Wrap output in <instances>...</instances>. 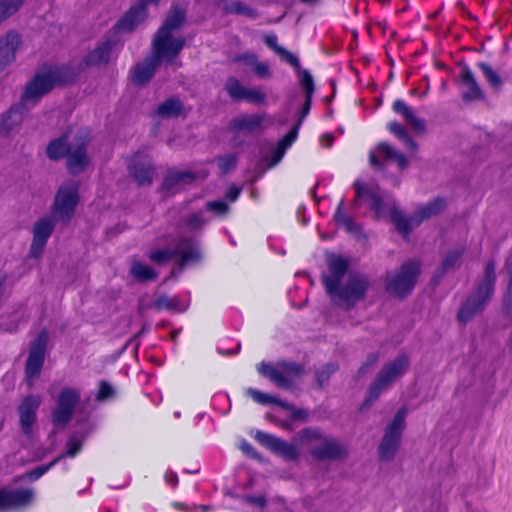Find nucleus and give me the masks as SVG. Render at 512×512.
Listing matches in <instances>:
<instances>
[{
    "mask_svg": "<svg viewBox=\"0 0 512 512\" xmlns=\"http://www.w3.org/2000/svg\"><path fill=\"white\" fill-rule=\"evenodd\" d=\"M262 121L261 115H243L233 119L231 126L239 131L253 132L260 128Z\"/></svg>",
    "mask_w": 512,
    "mask_h": 512,
    "instance_id": "nucleus-32",
    "label": "nucleus"
},
{
    "mask_svg": "<svg viewBox=\"0 0 512 512\" xmlns=\"http://www.w3.org/2000/svg\"><path fill=\"white\" fill-rule=\"evenodd\" d=\"M22 46L23 39L18 31L12 29L0 35V76L16 61Z\"/></svg>",
    "mask_w": 512,
    "mask_h": 512,
    "instance_id": "nucleus-17",
    "label": "nucleus"
},
{
    "mask_svg": "<svg viewBox=\"0 0 512 512\" xmlns=\"http://www.w3.org/2000/svg\"><path fill=\"white\" fill-rule=\"evenodd\" d=\"M234 62L249 66L252 70L259 63L258 57L252 52H245L235 57Z\"/></svg>",
    "mask_w": 512,
    "mask_h": 512,
    "instance_id": "nucleus-46",
    "label": "nucleus"
},
{
    "mask_svg": "<svg viewBox=\"0 0 512 512\" xmlns=\"http://www.w3.org/2000/svg\"><path fill=\"white\" fill-rule=\"evenodd\" d=\"M239 194H240V189L237 188L236 186H232L229 188V190L227 192V197L229 198L230 201H235Z\"/></svg>",
    "mask_w": 512,
    "mask_h": 512,
    "instance_id": "nucleus-58",
    "label": "nucleus"
},
{
    "mask_svg": "<svg viewBox=\"0 0 512 512\" xmlns=\"http://www.w3.org/2000/svg\"><path fill=\"white\" fill-rule=\"evenodd\" d=\"M245 501L247 503H249L250 505H254V506H257V507H260V508H263L266 504V500L264 498V496L262 495H257V496H246L245 497Z\"/></svg>",
    "mask_w": 512,
    "mask_h": 512,
    "instance_id": "nucleus-56",
    "label": "nucleus"
},
{
    "mask_svg": "<svg viewBox=\"0 0 512 512\" xmlns=\"http://www.w3.org/2000/svg\"><path fill=\"white\" fill-rule=\"evenodd\" d=\"M298 133V125L291 129V131L283 138L277 148H275L271 155L267 158L269 161L268 167L271 168L278 164L284 156L287 148L295 141Z\"/></svg>",
    "mask_w": 512,
    "mask_h": 512,
    "instance_id": "nucleus-29",
    "label": "nucleus"
},
{
    "mask_svg": "<svg viewBox=\"0 0 512 512\" xmlns=\"http://www.w3.org/2000/svg\"><path fill=\"white\" fill-rule=\"evenodd\" d=\"M495 280V264L489 261L475 294L470 296L458 311L457 319L461 324H467L484 310L492 296Z\"/></svg>",
    "mask_w": 512,
    "mask_h": 512,
    "instance_id": "nucleus-5",
    "label": "nucleus"
},
{
    "mask_svg": "<svg viewBox=\"0 0 512 512\" xmlns=\"http://www.w3.org/2000/svg\"><path fill=\"white\" fill-rule=\"evenodd\" d=\"M506 269L508 270L509 275L512 276V257L509 260H507Z\"/></svg>",
    "mask_w": 512,
    "mask_h": 512,
    "instance_id": "nucleus-64",
    "label": "nucleus"
},
{
    "mask_svg": "<svg viewBox=\"0 0 512 512\" xmlns=\"http://www.w3.org/2000/svg\"><path fill=\"white\" fill-rule=\"evenodd\" d=\"M505 301L512 302V276L509 277L507 295H506Z\"/></svg>",
    "mask_w": 512,
    "mask_h": 512,
    "instance_id": "nucleus-59",
    "label": "nucleus"
},
{
    "mask_svg": "<svg viewBox=\"0 0 512 512\" xmlns=\"http://www.w3.org/2000/svg\"><path fill=\"white\" fill-rule=\"evenodd\" d=\"M253 72L260 78H268L271 76L269 66L266 62H260L253 68Z\"/></svg>",
    "mask_w": 512,
    "mask_h": 512,
    "instance_id": "nucleus-53",
    "label": "nucleus"
},
{
    "mask_svg": "<svg viewBox=\"0 0 512 512\" xmlns=\"http://www.w3.org/2000/svg\"><path fill=\"white\" fill-rule=\"evenodd\" d=\"M255 439L263 446L283 457L285 460H296L299 456V451L295 445L287 443L267 433L257 431Z\"/></svg>",
    "mask_w": 512,
    "mask_h": 512,
    "instance_id": "nucleus-19",
    "label": "nucleus"
},
{
    "mask_svg": "<svg viewBox=\"0 0 512 512\" xmlns=\"http://www.w3.org/2000/svg\"><path fill=\"white\" fill-rule=\"evenodd\" d=\"M298 133V125L291 129V131L283 138L277 148H275L271 155L267 158L269 161L268 167L271 168L278 164L284 156L287 148L295 141Z\"/></svg>",
    "mask_w": 512,
    "mask_h": 512,
    "instance_id": "nucleus-30",
    "label": "nucleus"
},
{
    "mask_svg": "<svg viewBox=\"0 0 512 512\" xmlns=\"http://www.w3.org/2000/svg\"><path fill=\"white\" fill-rule=\"evenodd\" d=\"M184 22L185 11L174 7L157 31L152 44V55L160 62L175 63L185 45V38L178 33Z\"/></svg>",
    "mask_w": 512,
    "mask_h": 512,
    "instance_id": "nucleus-3",
    "label": "nucleus"
},
{
    "mask_svg": "<svg viewBox=\"0 0 512 512\" xmlns=\"http://www.w3.org/2000/svg\"><path fill=\"white\" fill-rule=\"evenodd\" d=\"M309 108H310V98H308V96L306 95V102H305V106H304V109H303V114L304 115L306 113H308Z\"/></svg>",
    "mask_w": 512,
    "mask_h": 512,
    "instance_id": "nucleus-63",
    "label": "nucleus"
},
{
    "mask_svg": "<svg viewBox=\"0 0 512 512\" xmlns=\"http://www.w3.org/2000/svg\"><path fill=\"white\" fill-rule=\"evenodd\" d=\"M378 361V355L376 353L370 354L367 357L366 362L361 366L358 373L364 374L369 371V369Z\"/></svg>",
    "mask_w": 512,
    "mask_h": 512,
    "instance_id": "nucleus-55",
    "label": "nucleus"
},
{
    "mask_svg": "<svg viewBox=\"0 0 512 512\" xmlns=\"http://www.w3.org/2000/svg\"><path fill=\"white\" fill-rule=\"evenodd\" d=\"M30 490H15L9 488L0 489V511H8L20 508L32 500Z\"/></svg>",
    "mask_w": 512,
    "mask_h": 512,
    "instance_id": "nucleus-21",
    "label": "nucleus"
},
{
    "mask_svg": "<svg viewBox=\"0 0 512 512\" xmlns=\"http://www.w3.org/2000/svg\"><path fill=\"white\" fill-rule=\"evenodd\" d=\"M5 278L0 279V303L2 302L5 296V288H4Z\"/></svg>",
    "mask_w": 512,
    "mask_h": 512,
    "instance_id": "nucleus-61",
    "label": "nucleus"
},
{
    "mask_svg": "<svg viewBox=\"0 0 512 512\" xmlns=\"http://www.w3.org/2000/svg\"><path fill=\"white\" fill-rule=\"evenodd\" d=\"M76 76L77 72L68 66L53 67L37 73L25 86L21 97L23 107L35 105L56 85L71 82Z\"/></svg>",
    "mask_w": 512,
    "mask_h": 512,
    "instance_id": "nucleus-4",
    "label": "nucleus"
},
{
    "mask_svg": "<svg viewBox=\"0 0 512 512\" xmlns=\"http://www.w3.org/2000/svg\"><path fill=\"white\" fill-rule=\"evenodd\" d=\"M174 256L180 257V267L200 258V252L195 243L189 238H182L179 240L175 249L156 250L151 252L149 258L157 263L164 264Z\"/></svg>",
    "mask_w": 512,
    "mask_h": 512,
    "instance_id": "nucleus-11",
    "label": "nucleus"
},
{
    "mask_svg": "<svg viewBox=\"0 0 512 512\" xmlns=\"http://www.w3.org/2000/svg\"><path fill=\"white\" fill-rule=\"evenodd\" d=\"M25 0H0V25L15 15Z\"/></svg>",
    "mask_w": 512,
    "mask_h": 512,
    "instance_id": "nucleus-36",
    "label": "nucleus"
},
{
    "mask_svg": "<svg viewBox=\"0 0 512 512\" xmlns=\"http://www.w3.org/2000/svg\"><path fill=\"white\" fill-rule=\"evenodd\" d=\"M303 4L308 6H316L320 4L321 0H300Z\"/></svg>",
    "mask_w": 512,
    "mask_h": 512,
    "instance_id": "nucleus-62",
    "label": "nucleus"
},
{
    "mask_svg": "<svg viewBox=\"0 0 512 512\" xmlns=\"http://www.w3.org/2000/svg\"><path fill=\"white\" fill-rule=\"evenodd\" d=\"M336 370L334 365H327L317 372L316 378L318 384L321 386L328 381L330 375Z\"/></svg>",
    "mask_w": 512,
    "mask_h": 512,
    "instance_id": "nucleus-49",
    "label": "nucleus"
},
{
    "mask_svg": "<svg viewBox=\"0 0 512 512\" xmlns=\"http://www.w3.org/2000/svg\"><path fill=\"white\" fill-rule=\"evenodd\" d=\"M197 176L189 171H169L163 181L162 189L168 194H174L186 185L192 183Z\"/></svg>",
    "mask_w": 512,
    "mask_h": 512,
    "instance_id": "nucleus-24",
    "label": "nucleus"
},
{
    "mask_svg": "<svg viewBox=\"0 0 512 512\" xmlns=\"http://www.w3.org/2000/svg\"><path fill=\"white\" fill-rule=\"evenodd\" d=\"M341 207H342V203H340V205L338 206V209L335 214V220L340 225H342L347 231H351V232L357 231L358 230L357 225L352 221L351 218H349L348 216H346L343 213Z\"/></svg>",
    "mask_w": 512,
    "mask_h": 512,
    "instance_id": "nucleus-41",
    "label": "nucleus"
},
{
    "mask_svg": "<svg viewBox=\"0 0 512 512\" xmlns=\"http://www.w3.org/2000/svg\"><path fill=\"white\" fill-rule=\"evenodd\" d=\"M111 49L112 43L110 41L101 43L84 57L82 63L80 64V68L83 66L93 67L107 64L110 58Z\"/></svg>",
    "mask_w": 512,
    "mask_h": 512,
    "instance_id": "nucleus-25",
    "label": "nucleus"
},
{
    "mask_svg": "<svg viewBox=\"0 0 512 512\" xmlns=\"http://www.w3.org/2000/svg\"><path fill=\"white\" fill-rule=\"evenodd\" d=\"M48 342V334L42 331L32 343L29 356L26 361V377L29 386L38 378L44 363L45 350Z\"/></svg>",
    "mask_w": 512,
    "mask_h": 512,
    "instance_id": "nucleus-16",
    "label": "nucleus"
},
{
    "mask_svg": "<svg viewBox=\"0 0 512 512\" xmlns=\"http://www.w3.org/2000/svg\"><path fill=\"white\" fill-rule=\"evenodd\" d=\"M90 141L89 132L82 128H70L61 137L49 143L46 149L47 156L58 160L67 155V165L72 173L83 171L89 159L86 155V146Z\"/></svg>",
    "mask_w": 512,
    "mask_h": 512,
    "instance_id": "nucleus-2",
    "label": "nucleus"
},
{
    "mask_svg": "<svg viewBox=\"0 0 512 512\" xmlns=\"http://www.w3.org/2000/svg\"><path fill=\"white\" fill-rule=\"evenodd\" d=\"M368 286L369 283L365 277L352 275L341 289L337 286L330 297L338 304L350 306L363 298Z\"/></svg>",
    "mask_w": 512,
    "mask_h": 512,
    "instance_id": "nucleus-13",
    "label": "nucleus"
},
{
    "mask_svg": "<svg viewBox=\"0 0 512 512\" xmlns=\"http://www.w3.org/2000/svg\"><path fill=\"white\" fill-rule=\"evenodd\" d=\"M55 221L53 217L45 216L34 223L32 228L33 239L29 250L30 257L37 259L42 255L46 243L54 230Z\"/></svg>",
    "mask_w": 512,
    "mask_h": 512,
    "instance_id": "nucleus-18",
    "label": "nucleus"
},
{
    "mask_svg": "<svg viewBox=\"0 0 512 512\" xmlns=\"http://www.w3.org/2000/svg\"><path fill=\"white\" fill-rule=\"evenodd\" d=\"M41 402L42 399L39 395L30 394L23 398L17 409L21 431L29 439H32L35 434L36 412Z\"/></svg>",
    "mask_w": 512,
    "mask_h": 512,
    "instance_id": "nucleus-15",
    "label": "nucleus"
},
{
    "mask_svg": "<svg viewBox=\"0 0 512 512\" xmlns=\"http://www.w3.org/2000/svg\"><path fill=\"white\" fill-rule=\"evenodd\" d=\"M329 275L323 278L326 291L329 295H333V291L338 286L341 278L348 268V262L337 256H332L328 262Z\"/></svg>",
    "mask_w": 512,
    "mask_h": 512,
    "instance_id": "nucleus-23",
    "label": "nucleus"
},
{
    "mask_svg": "<svg viewBox=\"0 0 512 512\" xmlns=\"http://www.w3.org/2000/svg\"><path fill=\"white\" fill-rule=\"evenodd\" d=\"M463 251L460 248H455L450 250L444 257L442 261V269L444 271H447L454 267L460 256L462 255Z\"/></svg>",
    "mask_w": 512,
    "mask_h": 512,
    "instance_id": "nucleus-42",
    "label": "nucleus"
},
{
    "mask_svg": "<svg viewBox=\"0 0 512 512\" xmlns=\"http://www.w3.org/2000/svg\"><path fill=\"white\" fill-rule=\"evenodd\" d=\"M230 10L237 14L246 15L252 18L256 16V13L253 9H251L250 7L246 6L241 2H235L231 4Z\"/></svg>",
    "mask_w": 512,
    "mask_h": 512,
    "instance_id": "nucleus-48",
    "label": "nucleus"
},
{
    "mask_svg": "<svg viewBox=\"0 0 512 512\" xmlns=\"http://www.w3.org/2000/svg\"><path fill=\"white\" fill-rule=\"evenodd\" d=\"M80 401V393L74 388H63L56 399V407L52 411V421L64 427L72 418Z\"/></svg>",
    "mask_w": 512,
    "mask_h": 512,
    "instance_id": "nucleus-12",
    "label": "nucleus"
},
{
    "mask_svg": "<svg viewBox=\"0 0 512 512\" xmlns=\"http://www.w3.org/2000/svg\"><path fill=\"white\" fill-rule=\"evenodd\" d=\"M185 227L189 231H195L199 230L203 227L205 224V220L202 218V213H193L190 214L185 220H184Z\"/></svg>",
    "mask_w": 512,
    "mask_h": 512,
    "instance_id": "nucleus-43",
    "label": "nucleus"
},
{
    "mask_svg": "<svg viewBox=\"0 0 512 512\" xmlns=\"http://www.w3.org/2000/svg\"><path fill=\"white\" fill-rule=\"evenodd\" d=\"M146 18V11L143 6H134L121 19L119 25L124 31L134 30Z\"/></svg>",
    "mask_w": 512,
    "mask_h": 512,
    "instance_id": "nucleus-31",
    "label": "nucleus"
},
{
    "mask_svg": "<svg viewBox=\"0 0 512 512\" xmlns=\"http://www.w3.org/2000/svg\"><path fill=\"white\" fill-rule=\"evenodd\" d=\"M129 173L139 185H150L153 181L154 167L148 157L135 155L129 163Z\"/></svg>",
    "mask_w": 512,
    "mask_h": 512,
    "instance_id": "nucleus-20",
    "label": "nucleus"
},
{
    "mask_svg": "<svg viewBox=\"0 0 512 512\" xmlns=\"http://www.w3.org/2000/svg\"><path fill=\"white\" fill-rule=\"evenodd\" d=\"M228 95L235 101H242L246 87H244L238 79L230 77L224 86Z\"/></svg>",
    "mask_w": 512,
    "mask_h": 512,
    "instance_id": "nucleus-37",
    "label": "nucleus"
},
{
    "mask_svg": "<svg viewBox=\"0 0 512 512\" xmlns=\"http://www.w3.org/2000/svg\"><path fill=\"white\" fill-rule=\"evenodd\" d=\"M302 443L309 446L311 454L320 460H338L346 456V449L336 440L322 435L314 429H304L299 433Z\"/></svg>",
    "mask_w": 512,
    "mask_h": 512,
    "instance_id": "nucleus-8",
    "label": "nucleus"
},
{
    "mask_svg": "<svg viewBox=\"0 0 512 512\" xmlns=\"http://www.w3.org/2000/svg\"><path fill=\"white\" fill-rule=\"evenodd\" d=\"M81 447L82 443L80 440L76 438L70 439L69 442L67 443L66 455L70 457L75 456L80 451Z\"/></svg>",
    "mask_w": 512,
    "mask_h": 512,
    "instance_id": "nucleus-54",
    "label": "nucleus"
},
{
    "mask_svg": "<svg viewBox=\"0 0 512 512\" xmlns=\"http://www.w3.org/2000/svg\"><path fill=\"white\" fill-rule=\"evenodd\" d=\"M112 395V388L111 386L106 383V382H102L100 384V390H99V394H98V399H106L108 397H110Z\"/></svg>",
    "mask_w": 512,
    "mask_h": 512,
    "instance_id": "nucleus-57",
    "label": "nucleus"
},
{
    "mask_svg": "<svg viewBox=\"0 0 512 512\" xmlns=\"http://www.w3.org/2000/svg\"><path fill=\"white\" fill-rule=\"evenodd\" d=\"M21 122L20 114L17 110H10L7 116L4 118L2 125L0 126V134L6 135L13 131Z\"/></svg>",
    "mask_w": 512,
    "mask_h": 512,
    "instance_id": "nucleus-38",
    "label": "nucleus"
},
{
    "mask_svg": "<svg viewBox=\"0 0 512 512\" xmlns=\"http://www.w3.org/2000/svg\"><path fill=\"white\" fill-rule=\"evenodd\" d=\"M160 61L153 55L137 65L133 72V82L138 85L147 83L154 75Z\"/></svg>",
    "mask_w": 512,
    "mask_h": 512,
    "instance_id": "nucleus-26",
    "label": "nucleus"
},
{
    "mask_svg": "<svg viewBox=\"0 0 512 512\" xmlns=\"http://www.w3.org/2000/svg\"><path fill=\"white\" fill-rule=\"evenodd\" d=\"M419 272L417 262L404 263L398 270L386 274L384 279L386 291L395 297L403 298L414 288Z\"/></svg>",
    "mask_w": 512,
    "mask_h": 512,
    "instance_id": "nucleus-9",
    "label": "nucleus"
},
{
    "mask_svg": "<svg viewBox=\"0 0 512 512\" xmlns=\"http://www.w3.org/2000/svg\"><path fill=\"white\" fill-rule=\"evenodd\" d=\"M393 109L397 113L401 114L411 128L416 132H424L425 123L422 119H419L414 111L408 107L403 101L397 100L393 104Z\"/></svg>",
    "mask_w": 512,
    "mask_h": 512,
    "instance_id": "nucleus-28",
    "label": "nucleus"
},
{
    "mask_svg": "<svg viewBox=\"0 0 512 512\" xmlns=\"http://www.w3.org/2000/svg\"><path fill=\"white\" fill-rule=\"evenodd\" d=\"M479 67L486 77L487 81L495 88L501 85V80L498 74L487 64L481 63Z\"/></svg>",
    "mask_w": 512,
    "mask_h": 512,
    "instance_id": "nucleus-44",
    "label": "nucleus"
},
{
    "mask_svg": "<svg viewBox=\"0 0 512 512\" xmlns=\"http://www.w3.org/2000/svg\"><path fill=\"white\" fill-rule=\"evenodd\" d=\"M388 129L392 133H394L396 136H398L399 138L404 139L407 142V144L409 145V147H407L408 149H410L411 151L417 150L416 143L410 139V137L407 135V132L403 128V126H401L400 124H398L396 122H391L388 124Z\"/></svg>",
    "mask_w": 512,
    "mask_h": 512,
    "instance_id": "nucleus-39",
    "label": "nucleus"
},
{
    "mask_svg": "<svg viewBox=\"0 0 512 512\" xmlns=\"http://www.w3.org/2000/svg\"><path fill=\"white\" fill-rule=\"evenodd\" d=\"M177 299L168 296H160L154 303L157 309H177Z\"/></svg>",
    "mask_w": 512,
    "mask_h": 512,
    "instance_id": "nucleus-47",
    "label": "nucleus"
},
{
    "mask_svg": "<svg viewBox=\"0 0 512 512\" xmlns=\"http://www.w3.org/2000/svg\"><path fill=\"white\" fill-rule=\"evenodd\" d=\"M264 41L266 45L273 49L275 53H277L284 61L288 62L294 67H297L299 65L298 59L293 54H291L283 47L278 46L277 37L275 35L265 36Z\"/></svg>",
    "mask_w": 512,
    "mask_h": 512,
    "instance_id": "nucleus-35",
    "label": "nucleus"
},
{
    "mask_svg": "<svg viewBox=\"0 0 512 512\" xmlns=\"http://www.w3.org/2000/svg\"><path fill=\"white\" fill-rule=\"evenodd\" d=\"M130 273L140 282L154 281L158 276V273L154 269L139 260L132 261Z\"/></svg>",
    "mask_w": 512,
    "mask_h": 512,
    "instance_id": "nucleus-33",
    "label": "nucleus"
},
{
    "mask_svg": "<svg viewBox=\"0 0 512 512\" xmlns=\"http://www.w3.org/2000/svg\"><path fill=\"white\" fill-rule=\"evenodd\" d=\"M301 84L308 98H311V94L313 92V79L309 72L303 71L301 73Z\"/></svg>",
    "mask_w": 512,
    "mask_h": 512,
    "instance_id": "nucleus-50",
    "label": "nucleus"
},
{
    "mask_svg": "<svg viewBox=\"0 0 512 512\" xmlns=\"http://www.w3.org/2000/svg\"><path fill=\"white\" fill-rule=\"evenodd\" d=\"M461 84L464 87L462 97L466 101L479 100L482 98V91L476 83L473 73L464 69L461 74Z\"/></svg>",
    "mask_w": 512,
    "mask_h": 512,
    "instance_id": "nucleus-27",
    "label": "nucleus"
},
{
    "mask_svg": "<svg viewBox=\"0 0 512 512\" xmlns=\"http://www.w3.org/2000/svg\"><path fill=\"white\" fill-rule=\"evenodd\" d=\"M220 169L226 173L231 170L236 164V157L234 155H229L223 158H220L218 161Z\"/></svg>",
    "mask_w": 512,
    "mask_h": 512,
    "instance_id": "nucleus-52",
    "label": "nucleus"
},
{
    "mask_svg": "<svg viewBox=\"0 0 512 512\" xmlns=\"http://www.w3.org/2000/svg\"><path fill=\"white\" fill-rule=\"evenodd\" d=\"M408 366L409 359L406 355H400L386 363L371 382L363 405L369 407L375 402L385 390L405 374Z\"/></svg>",
    "mask_w": 512,
    "mask_h": 512,
    "instance_id": "nucleus-6",
    "label": "nucleus"
},
{
    "mask_svg": "<svg viewBox=\"0 0 512 512\" xmlns=\"http://www.w3.org/2000/svg\"><path fill=\"white\" fill-rule=\"evenodd\" d=\"M184 111L182 102L176 98H170L161 103L157 108V113L163 118H174L180 116Z\"/></svg>",
    "mask_w": 512,
    "mask_h": 512,
    "instance_id": "nucleus-34",
    "label": "nucleus"
},
{
    "mask_svg": "<svg viewBox=\"0 0 512 512\" xmlns=\"http://www.w3.org/2000/svg\"><path fill=\"white\" fill-rule=\"evenodd\" d=\"M259 372L273 381L277 386L288 388L302 374V367L296 363L261 364Z\"/></svg>",
    "mask_w": 512,
    "mask_h": 512,
    "instance_id": "nucleus-14",
    "label": "nucleus"
},
{
    "mask_svg": "<svg viewBox=\"0 0 512 512\" xmlns=\"http://www.w3.org/2000/svg\"><path fill=\"white\" fill-rule=\"evenodd\" d=\"M247 393L248 395H250L254 401L260 403V404H270V403H276V404H279L281 406H285L284 403H282L281 401L277 400L276 398H274L273 396H270L268 394H265V393H262L258 390H255V389H251L249 388L247 390Z\"/></svg>",
    "mask_w": 512,
    "mask_h": 512,
    "instance_id": "nucleus-40",
    "label": "nucleus"
},
{
    "mask_svg": "<svg viewBox=\"0 0 512 512\" xmlns=\"http://www.w3.org/2000/svg\"><path fill=\"white\" fill-rule=\"evenodd\" d=\"M379 158L395 161L400 169L408 166V160L405 155L398 153L395 149L386 143L379 144L374 151L370 153L369 162L375 167L382 169Z\"/></svg>",
    "mask_w": 512,
    "mask_h": 512,
    "instance_id": "nucleus-22",
    "label": "nucleus"
},
{
    "mask_svg": "<svg viewBox=\"0 0 512 512\" xmlns=\"http://www.w3.org/2000/svg\"><path fill=\"white\" fill-rule=\"evenodd\" d=\"M406 408H400L393 419L385 426L383 436L377 448L378 458L383 462H391L395 459L402 441L405 429Z\"/></svg>",
    "mask_w": 512,
    "mask_h": 512,
    "instance_id": "nucleus-7",
    "label": "nucleus"
},
{
    "mask_svg": "<svg viewBox=\"0 0 512 512\" xmlns=\"http://www.w3.org/2000/svg\"><path fill=\"white\" fill-rule=\"evenodd\" d=\"M78 202V184L75 181L63 183L54 197L52 217L63 224H67L73 217Z\"/></svg>",
    "mask_w": 512,
    "mask_h": 512,
    "instance_id": "nucleus-10",
    "label": "nucleus"
},
{
    "mask_svg": "<svg viewBox=\"0 0 512 512\" xmlns=\"http://www.w3.org/2000/svg\"><path fill=\"white\" fill-rule=\"evenodd\" d=\"M206 207L208 210L213 211L219 215H224L229 209L228 205L222 201L208 202Z\"/></svg>",
    "mask_w": 512,
    "mask_h": 512,
    "instance_id": "nucleus-51",
    "label": "nucleus"
},
{
    "mask_svg": "<svg viewBox=\"0 0 512 512\" xmlns=\"http://www.w3.org/2000/svg\"><path fill=\"white\" fill-rule=\"evenodd\" d=\"M354 188L356 190L357 200L364 197L368 198L375 216L380 219L390 220L395 225L398 232L405 236L414 228L418 227L423 221L438 215L446 206L444 199L436 198L420 206L410 217H406L401 213L394 202H385L382 199L378 187H368L360 181H356Z\"/></svg>",
    "mask_w": 512,
    "mask_h": 512,
    "instance_id": "nucleus-1",
    "label": "nucleus"
},
{
    "mask_svg": "<svg viewBox=\"0 0 512 512\" xmlns=\"http://www.w3.org/2000/svg\"><path fill=\"white\" fill-rule=\"evenodd\" d=\"M159 0H140V2L137 4L138 6H143L144 11H146V7L148 5L157 4Z\"/></svg>",
    "mask_w": 512,
    "mask_h": 512,
    "instance_id": "nucleus-60",
    "label": "nucleus"
},
{
    "mask_svg": "<svg viewBox=\"0 0 512 512\" xmlns=\"http://www.w3.org/2000/svg\"><path fill=\"white\" fill-rule=\"evenodd\" d=\"M265 95L259 89L246 88L242 100L253 104H260L264 101Z\"/></svg>",
    "mask_w": 512,
    "mask_h": 512,
    "instance_id": "nucleus-45",
    "label": "nucleus"
}]
</instances>
